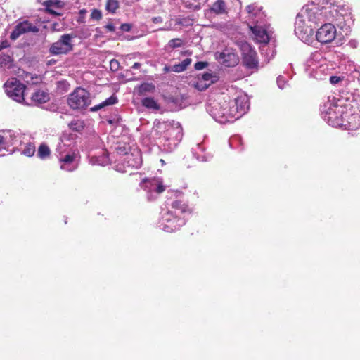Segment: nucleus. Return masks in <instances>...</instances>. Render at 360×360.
<instances>
[{"label": "nucleus", "instance_id": "1", "mask_svg": "<svg viewBox=\"0 0 360 360\" xmlns=\"http://www.w3.org/2000/svg\"><path fill=\"white\" fill-rule=\"evenodd\" d=\"M322 12L314 5L304 6L297 14L295 23V33L304 42H309L313 36L316 25L321 20Z\"/></svg>", "mask_w": 360, "mask_h": 360}, {"label": "nucleus", "instance_id": "2", "mask_svg": "<svg viewBox=\"0 0 360 360\" xmlns=\"http://www.w3.org/2000/svg\"><path fill=\"white\" fill-rule=\"evenodd\" d=\"M155 130L159 133L163 131L161 139L168 141L167 146L169 149L176 147L183 136L182 127L179 122H158L156 124Z\"/></svg>", "mask_w": 360, "mask_h": 360}, {"label": "nucleus", "instance_id": "3", "mask_svg": "<svg viewBox=\"0 0 360 360\" xmlns=\"http://www.w3.org/2000/svg\"><path fill=\"white\" fill-rule=\"evenodd\" d=\"M335 97H328V101L321 106V112L325 121L329 125L337 127L340 124V117L342 116V105L339 104Z\"/></svg>", "mask_w": 360, "mask_h": 360}, {"label": "nucleus", "instance_id": "4", "mask_svg": "<svg viewBox=\"0 0 360 360\" xmlns=\"http://www.w3.org/2000/svg\"><path fill=\"white\" fill-rule=\"evenodd\" d=\"M229 105V101L223 97L217 101H211L207 108V111L217 122L224 124L231 120V115H226L227 112H231Z\"/></svg>", "mask_w": 360, "mask_h": 360}, {"label": "nucleus", "instance_id": "5", "mask_svg": "<svg viewBox=\"0 0 360 360\" xmlns=\"http://www.w3.org/2000/svg\"><path fill=\"white\" fill-rule=\"evenodd\" d=\"M7 96L13 100L22 103L25 102V91L26 86L15 78L8 79L4 85Z\"/></svg>", "mask_w": 360, "mask_h": 360}, {"label": "nucleus", "instance_id": "6", "mask_svg": "<svg viewBox=\"0 0 360 360\" xmlns=\"http://www.w3.org/2000/svg\"><path fill=\"white\" fill-rule=\"evenodd\" d=\"M68 102L72 109H84L90 104V94L84 89L77 88L69 95Z\"/></svg>", "mask_w": 360, "mask_h": 360}, {"label": "nucleus", "instance_id": "7", "mask_svg": "<svg viewBox=\"0 0 360 360\" xmlns=\"http://www.w3.org/2000/svg\"><path fill=\"white\" fill-rule=\"evenodd\" d=\"M72 34H63L58 41L51 44L49 52L53 56L68 54L73 49Z\"/></svg>", "mask_w": 360, "mask_h": 360}, {"label": "nucleus", "instance_id": "8", "mask_svg": "<svg viewBox=\"0 0 360 360\" xmlns=\"http://www.w3.org/2000/svg\"><path fill=\"white\" fill-rule=\"evenodd\" d=\"M185 224L183 219L174 216V212L169 210L162 214L159 221V227L165 232L171 233L177 230Z\"/></svg>", "mask_w": 360, "mask_h": 360}, {"label": "nucleus", "instance_id": "9", "mask_svg": "<svg viewBox=\"0 0 360 360\" xmlns=\"http://www.w3.org/2000/svg\"><path fill=\"white\" fill-rule=\"evenodd\" d=\"M230 103V111L228 115H231L232 118L238 119L244 115L249 108L248 98L245 94H240Z\"/></svg>", "mask_w": 360, "mask_h": 360}, {"label": "nucleus", "instance_id": "10", "mask_svg": "<svg viewBox=\"0 0 360 360\" xmlns=\"http://www.w3.org/2000/svg\"><path fill=\"white\" fill-rule=\"evenodd\" d=\"M238 46L242 52L245 65L250 69L257 68L258 60L256 51L246 41H240L238 43Z\"/></svg>", "mask_w": 360, "mask_h": 360}, {"label": "nucleus", "instance_id": "11", "mask_svg": "<svg viewBox=\"0 0 360 360\" xmlns=\"http://www.w3.org/2000/svg\"><path fill=\"white\" fill-rule=\"evenodd\" d=\"M215 58L219 63L227 67H233L239 62L237 53L231 47H226L221 52H217Z\"/></svg>", "mask_w": 360, "mask_h": 360}, {"label": "nucleus", "instance_id": "12", "mask_svg": "<svg viewBox=\"0 0 360 360\" xmlns=\"http://www.w3.org/2000/svg\"><path fill=\"white\" fill-rule=\"evenodd\" d=\"M141 187L149 193V199L155 198L156 196L153 195V193L159 194L165 190L162 180L155 178L144 179L141 183Z\"/></svg>", "mask_w": 360, "mask_h": 360}, {"label": "nucleus", "instance_id": "13", "mask_svg": "<svg viewBox=\"0 0 360 360\" xmlns=\"http://www.w3.org/2000/svg\"><path fill=\"white\" fill-rule=\"evenodd\" d=\"M336 29L330 23L322 25L316 32V37L322 44L331 42L335 37Z\"/></svg>", "mask_w": 360, "mask_h": 360}, {"label": "nucleus", "instance_id": "14", "mask_svg": "<svg viewBox=\"0 0 360 360\" xmlns=\"http://www.w3.org/2000/svg\"><path fill=\"white\" fill-rule=\"evenodd\" d=\"M193 19L189 17H175L174 18H170L169 20L166 22L165 27L162 30H176L178 26L179 27H188L192 25Z\"/></svg>", "mask_w": 360, "mask_h": 360}, {"label": "nucleus", "instance_id": "15", "mask_svg": "<svg viewBox=\"0 0 360 360\" xmlns=\"http://www.w3.org/2000/svg\"><path fill=\"white\" fill-rule=\"evenodd\" d=\"M39 28L27 20L18 23L11 34V39H18L21 34L27 32H37Z\"/></svg>", "mask_w": 360, "mask_h": 360}, {"label": "nucleus", "instance_id": "16", "mask_svg": "<svg viewBox=\"0 0 360 360\" xmlns=\"http://www.w3.org/2000/svg\"><path fill=\"white\" fill-rule=\"evenodd\" d=\"M1 135L4 141L6 149L7 150H8L10 147H13V149L17 148L20 143V137L13 131H3Z\"/></svg>", "mask_w": 360, "mask_h": 360}, {"label": "nucleus", "instance_id": "17", "mask_svg": "<svg viewBox=\"0 0 360 360\" xmlns=\"http://www.w3.org/2000/svg\"><path fill=\"white\" fill-rule=\"evenodd\" d=\"M250 29L254 35L255 40L258 43L266 44L269 42V35L266 28L262 26L255 25L254 26H250Z\"/></svg>", "mask_w": 360, "mask_h": 360}, {"label": "nucleus", "instance_id": "18", "mask_svg": "<svg viewBox=\"0 0 360 360\" xmlns=\"http://www.w3.org/2000/svg\"><path fill=\"white\" fill-rule=\"evenodd\" d=\"M49 100V96L46 92L42 90H37L32 94V96L30 98V102L25 101V103L27 105H36L41 103H45Z\"/></svg>", "mask_w": 360, "mask_h": 360}, {"label": "nucleus", "instance_id": "19", "mask_svg": "<svg viewBox=\"0 0 360 360\" xmlns=\"http://www.w3.org/2000/svg\"><path fill=\"white\" fill-rule=\"evenodd\" d=\"M76 156L75 154H67L64 158H60V168L68 172L73 171L76 168L75 160Z\"/></svg>", "mask_w": 360, "mask_h": 360}, {"label": "nucleus", "instance_id": "20", "mask_svg": "<svg viewBox=\"0 0 360 360\" xmlns=\"http://www.w3.org/2000/svg\"><path fill=\"white\" fill-rule=\"evenodd\" d=\"M209 13H214L216 15L226 14L227 8L225 1L224 0H217L207 11V14Z\"/></svg>", "mask_w": 360, "mask_h": 360}, {"label": "nucleus", "instance_id": "21", "mask_svg": "<svg viewBox=\"0 0 360 360\" xmlns=\"http://www.w3.org/2000/svg\"><path fill=\"white\" fill-rule=\"evenodd\" d=\"M214 78L211 73H205L202 75L201 79H199L195 87L201 91L205 90L214 82Z\"/></svg>", "mask_w": 360, "mask_h": 360}, {"label": "nucleus", "instance_id": "22", "mask_svg": "<svg viewBox=\"0 0 360 360\" xmlns=\"http://www.w3.org/2000/svg\"><path fill=\"white\" fill-rule=\"evenodd\" d=\"M126 160L129 167L139 168L141 165V158L139 152L127 155Z\"/></svg>", "mask_w": 360, "mask_h": 360}, {"label": "nucleus", "instance_id": "23", "mask_svg": "<svg viewBox=\"0 0 360 360\" xmlns=\"http://www.w3.org/2000/svg\"><path fill=\"white\" fill-rule=\"evenodd\" d=\"M247 12L249 14L250 18L254 20L255 18L258 17L261 18L263 17L262 8L255 4H250L246 7Z\"/></svg>", "mask_w": 360, "mask_h": 360}, {"label": "nucleus", "instance_id": "24", "mask_svg": "<svg viewBox=\"0 0 360 360\" xmlns=\"http://www.w3.org/2000/svg\"><path fill=\"white\" fill-rule=\"evenodd\" d=\"M184 6L191 10L200 9L206 0H179Z\"/></svg>", "mask_w": 360, "mask_h": 360}, {"label": "nucleus", "instance_id": "25", "mask_svg": "<svg viewBox=\"0 0 360 360\" xmlns=\"http://www.w3.org/2000/svg\"><path fill=\"white\" fill-rule=\"evenodd\" d=\"M117 102V97H115L114 96H112L108 98L107 99H105L102 103H99V104L92 107L91 108V110L93 111V112H96V111H98V110H101V108H105V106L114 105Z\"/></svg>", "mask_w": 360, "mask_h": 360}, {"label": "nucleus", "instance_id": "26", "mask_svg": "<svg viewBox=\"0 0 360 360\" xmlns=\"http://www.w3.org/2000/svg\"><path fill=\"white\" fill-rule=\"evenodd\" d=\"M142 105L150 110H158L160 109V105L157 103V101L151 97H147L142 100Z\"/></svg>", "mask_w": 360, "mask_h": 360}, {"label": "nucleus", "instance_id": "27", "mask_svg": "<svg viewBox=\"0 0 360 360\" xmlns=\"http://www.w3.org/2000/svg\"><path fill=\"white\" fill-rule=\"evenodd\" d=\"M191 63V58H186L178 64L172 65V72H181L186 70L188 66Z\"/></svg>", "mask_w": 360, "mask_h": 360}, {"label": "nucleus", "instance_id": "28", "mask_svg": "<svg viewBox=\"0 0 360 360\" xmlns=\"http://www.w3.org/2000/svg\"><path fill=\"white\" fill-rule=\"evenodd\" d=\"M172 208L174 210L175 213L177 212L178 213H184L187 210V206L179 200H176L172 202Z\"/></svg>", "mask_w": 360, "mask_h": 360}, {"label": "nucleus", "instance_id": "29", "mask_svg": "<svg viewBox=\"0 0 360 360\" xmlns=\"http://www.w3.org/2000/svg\"><path fill=\"white\" fill-rule=\"evenodd\" d=\"M44 5L50 12L53 13L51 8H62L64 3L60 0H48L44 3Z\"/></svg>", "mask_w": 360, "mask_h": 360}, {"label": "nucleus", "instance_id": "30", "mask_svg": "<svg viewBox=\"0 0 360 360\" xmlns=\"http://www.w3.org/2000/svg\"><path fill=\"white\" fill-rule=\"evenodd\" d=\"M50 154V150L47 146L45 144H41L38 150V155L40 158H45L48 157Z\"/></svg>", "mask_w": 360, "mask_h": 360}, {"label": "nucleus", "instance_id": "31", "mask_svg": "<svg viewBox=\"0 0 360 360\" xmlns=\"http://www.w3.org/2000/svg\"><path fill=\"white\" fill-rule=\"evenodd\" d=\"M69 127L74 131H79L84 128V124L79 120H73L69 124Z\"/></svg>", "mask_w": 360, "mask_h": 360}, {"label": "nucleus", "instance_id": "32", "mask_svg": "<svg viewBox=\"0 0 360 360\" xmlns=\"http://www.w3.org/2000/svg\"><path fill=\"white\" fill-rule=\"evenodd\" d=\"M118 8V2L116 0H108L106 4V9L111 13H115Z\"/></svg>", "mask_w": 360, "mask_h": 360}, {"label": "nucleus", "instance_id": "33", "mask_svg": "<svg viewBox=\"0 0 360 360\" xmlns=\"http://www.w3.org/2000/svg\"><path fill=\"white\" fill-rule=\"evenodd\" d=\"M182 45L183 41L179 38L171 39L168 42V46L171 49L181 47Z\"/></svg>", "mask_w": 360, "mask_h": 360}, {"label": "nucleus", "instance_id": "34", "mask_svg": "<svg viewBox=\"0 0 360 360\" xmlns=\"http://www.w3.org/2000/svg\"><path fill=\"white\" fill-rule=\"evenodd\" d=\"M35 151V148L34 146L29 144L27 146L26 148L23 150L22 153L27 156H32L34 155Z\"/></svg>", "mask_w": 360, "mask_h": 360}, {"label": "nucleus", "instance_id": "35", "mask_svg": "<svg viewBox=\"0 0 360 360\" xmlns=\"http://www.w3.org/2000/svg\"><path fill=\"white\" fill-rule=\"evenodd\" d=\"M91 18L94 20H98L102 18V13L99 10L94 9L92 11Z\"/></svg>", "mask_w": 360, "mask_h": 360}, {"label": "nucleus", "instance_id": "36", "mask_svg": "<svg viewBox=\"0 0 360 360\" xmlns=\"http://www.w3.org/2000/svg\"><path fill=\"white\" fill-rule=\"evenodd\" d=\"M110 69L113 71H115L118 69L119 68V63L117 60H112L110 63Z\"/></svg>", "mask_w": 360, "mask_h": 360}, {"label": "nucleus", "instance_id": "37", "mask_svg": "<svg viewBox=\"0 0 360 360\" xmlns=\"http://www.w3.org/2000/svg\"><path fill=\"white\" fill-rule=\"evenodd\" d=\"M342 77H338V76H331L330 77V82L333 84H338V82H340V81H342Z\"/></svg>", "mask_w": 360, "mask_h": 360}, {"label": "nucleus", "instance_id": "38", "mask_svg": "<svg viewBox=\"0 0 360 360\" xmlns=\"http://www.w3.org/2000/svg\"><path fill=\"white\" fill-rule=\"evenodd\" d=\"M11 62V58L8 56H0V63L1 65H6L7 63Z\"/></svg>", "mask_w": 360, "mask_h": 360}, {"label": "nucleus", "instance_id": "39", "mask_svg": "<svg viewBox=\"0 0 360 360\" xmlns=\"http://www.w3.org/2000/svg\"><path fill=\"white\" fill-rule=\"evenodd\" d=\"M207 64L205 62H197L195 64V68L198 70H202L207 66Z\"/></svg>", "mask_w": 360, "mask_h": 360}, {"label": "nucleus", "instance_id": "40", "mask_svg": "<svg viewBox=\"0 0 360 360\" xmlns=\"http://www.w3.org/2000/svg\"><path fill=\"white\" fill-rule=\"evenodd\" d=\"M277 84L280 89H283L285 86V81L283 79L282 76H279L277 78Z\"/></svg>", "mask_w": 360, "mask_h": 360}, {"label": "nucleus", "instance_id": "41", "mask_svg": "<svg viewBox=\"0 0 360 360\" xmlns=\"http://www.w3.org/2000/svg\"><path fill=\"white\" fill-rule=\"evenodd\" d=\"M141 89L143 91H150L153 90L155 87L152 84H146L141 85Z\"/></svg>", "mask_w": 360, "mask_h": 360}, {"label": "nucleus", "instance_id": "42", "mask_svg": "<svg viewBox=\"0 0 360 360\" xmlns=\"http://www.w3.org/2000/svg\"><path fill=\"white\" fill-rule=\"evenodd\" d=\"M152 21L155 24H159L163 22V18L160 16L154 17L152 18Z\"/></svg>", "mask_w": 360, "mask_h": 360}, {"label": "nucleus", "instance_id": "43", "mask_svg": "<svg viewBox=\"0 0 360 360\" xmlns=\"http://www.w3.org/2000/svg\"><path fill=\"white\" fill-rule=\"evenodd\" d=\"M121 29L124 31H129L131 29V26L129 24H122L121 25Z\"/></svg>", "mask_w": 360, "mask_h": 360}, {"label": "nucleus", "instance_id": "44", "mask_svg": "<svg viewBox=\"0 0 360 360\" xmlns=\"http://www.w3.org/2000/svg\"><path fill=\"white\" fill-rule=\"evenodd\" d=\"M349 45L352 47V48H356L357 46H358V41L356 40H351L349 41Z\"/></svg>", "mask_w": 360, "mask_h": 360}, {"label": "nucleus", "instance_id": "45", "mask_svg": "<svg viewBox=\"0 0 360 360\" xmlns=\"http://www.w3.org/2000/svg\"><path fill=\"white\" fill-rule=\"evenodd\" d=\"M1 149H6L5 145H4V141L3 140L1 134H0V150Z\"/></svg>", "mask_w": 360, "mask_h": 360}, {"label": "nucleus", "instance_id": "46", "mask_svg": "<svg viewBox=\"0 0 360 360\" xmlns=\"http://www.w3.org/2000/svg\"><path fill=\"white\" fill-rule=\"evenodd\" d=\"M106 28H107L108 30L111 31V32H113V31H115V26H114L112 24H108V25H106Z\"/></svg>", "mask_w": 360, "mask_h": 360}, {"label": "nucleus", "instance_id": "47", "mask_svg": "<svg viewBox=\"0 0 360 360\" xmlns=\"http://www.w3.org/2000/svg\"><path fill=\"white\" fill-rule=\"evenodd\" d=\"M163 70L165 72H172V66H165Z\"/></svg>", "mask_w": 360, "mask_h": 360}, {"label": "nucleus", "instance_id": "48", "mask_svg": "<svg viewBox=\"0 0 360 360\" xmlns=\"http://www.w3.org/2000/svg\"><path fill=\"white\" fill-rule=\"evenodd\" d=\"M140 66H141V64H140V63H135L133 65L132 68H134V69H138Z\"/></svg>", "mask_w": 360, "mask_h": 360}]
</instances>
